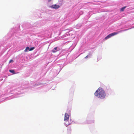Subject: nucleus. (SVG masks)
I'll return each instance as SVG.
<instances>
[{"label": "nucleus", "instance_id": "obj_1", "mask_svg": "<svg viewBox=\"0 0 134 134\" xmlns=\"http://www.w3.org/2000/svg\"><path fill=\"white\" fill-rule=\"evenodd\" d=\"M95 95L97 97L103 99L106 96V93L104 90L100 87L94 93Z\"/></svg>", "mask_w": 134, "mask_h": 134}, {"label": "nucleus", "instance_id": "obj_2", "mask_svg": "<svg viewBox=\"0 0 134 134\" xmlns=\"http://www.w3.org/2000/svg\"><path fill=\"white\" fill-rule=\"evenodd\" d=\"M69 115L65 113V114L64 118V121H65V125L66 126H67L71 124V122L67 123V121L69 120Z\"/></svg>", "mask_w": 134, "mask_h": 134}, {"label": "nucleus", "instance_id": "obj_3", "mask_svg": "<svg viewBox=\"0 0 134 134\" xmlns=\"http://www.w3.org/2000/svg\"><path fill=\"white\" fill-rule=\"evenodd\" d=\"M121 31H120L118 32H114L111 33V34H109L106 37H105V39L106 40L113 36L118 34Z\"/></svg>", "mask_w": 134, "mask_h": 134}, {"label": "nucleus", "instance_id": "obj_4", "mask_svg": "<svg viewBox=\"0 0 134 134\" xmlns=\"http://www.w3.org/2000/svg\"><path fill=\"white\" fill-rule=\"evenodd\" d=\"M51 7L53 8L58 9L59 8L60 6L59 5L55 4L54 5H52L51 6Z\"/></svg>", "mask_w": 134, "mask_h": 134}, {"label": "nucleus", "instance_id": "obj_5", "mask_svg": "<svg viewBox=\"0 0 134 134\" xmlns=\"http://www.w3.org/2000/svg\"><path fill=\"white\" fill-rule=\"evenodd\" d=\"M60 50L58 48V47H56L54 48V49L52 51V52L54 53L56 52L57 51H58Z\"/></svg>", "mask_w": 134, "mask_h": 134}, {"label": "nucleus", "instance_id": "obj_6", "mask_svg": "<svg viewBox=\"0 0 134 134\" xmlns=\"http://www.w3.org/2000/svg\"><path fill=\"white\" fill-rule=\"evenodd\" d=\"M30 48L29 47H26L25 49L24 50V52H27L28 51H30Z\"/></svg>", "mask_w": 134, "mask_h": 134}, {"label": "nucleus", "instance_id": "obj_7", "mask_svg": "<svg viewBox=\"0 0 134 134\" xmlns=\"http://www.w3.org/2000/svg\"><path fill=\"white\" fill-rule=\"evenodd\" d=\"M9 72H11L12 73H13V74H15V71H14V70H9Z\"/></svg>", "mask_w": 134, "mask_h": 134}, {"label": "nucleus", "instance_id": "obj_8", "mask_svg": "<svg viewBox=\"0 0 134 134\" xmlns=\"http://www.w3.org/2000/svg\"><path fill=\"white\" fill-rule=\"evenodd\" d=\"M126 7H123L121 8L120 9V10L122 11H124V9Z\"/></svg>", "mask_w": 134, "mask_h": 134}, {"label": "nucleus", "instance_id": "obj_9", "mask_svg": "<svg viewBox=\"0 0 134 134\" xmlns=\"http://www.w3.org/2000/svg\"><path fill=\"white\" fill-rule=\"evenodd\" d=\"M34 49H35L34 47H32L30 49V51H32V50H33Z\"/></svg>", "mask_w": 134, "mask_h": 134}, {"label": "nucleus", "instance_id": "obj_10", "mask_svg": "<svg viewBox=\"0 0 134 134\" xmlns=\"http://www.w3.org/2000/svg\"><path fill=\"white\" fill-rule=\"evenodd\" d=\"M14 62V61L12 60H10L9 62V63H13Z\"/></svg>", "mask_w": 134, "mask_h": 134}, {"label": "nucleus", "instance_id": "obj_11", "mask_svg": "<svg viewBox=\"0 0 134 134\" xmlns=\"http://www.w3.org/2000/svg\"><path fill=\"white\" fill-rule=\"evenodd\" d=\"M88 57V55H87L85 57V58H87Z\"/></svg>", "mask_w": 134, "mask_h": 134}, {"label": "nucleus", "instance_id": "obj_12", "mask_svg": "<svg viewBox=\"0 0 134 134\" xmlns=\"http://www.w3.org/2000/svg\"><path fill=\"white\" fill-rule=\"evenodd\" d=\"M69 130L70 131H71V128H70V129H69Z\"/></svg>", "mask_w": 134, "mask_h": 134}, {"label": "nucleus", "instance_id": "obj_13", "mask_svg": "<svg viewBox=\"0 0 134 134\" xmlns=\"http://www.w3.org/2000/svg\"><path fill=\"white\" fill-rule=\"evenodd\" d=\"M51 0H48V2H50L51 1Z\"/></svg>", "mask_w": 134, "mask_h": 134}]
</instances>
